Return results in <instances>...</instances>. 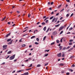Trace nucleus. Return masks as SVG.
Listing matches in <instances>:
<instances>
[{"mask_svg": "<svg viewBox=\"0 0 75 75\" xmlns=\"http://www.w3.org/2000/svg\"><path fill=\"white\" fill-rule=\"evenodd\" d=\"M15 54H14L12 56H11L9 58L10 60H12V59H14V58H15Z\"/></svg>", "mask_w": 75, "mask_h": 75, "instance_id": "nucleus-1", "label": "nucleus"}, {"mask_svg": "<svg viewBox=\"0 0 75 75\" xmlns=\"http://www.w3.org/2000/svg\"><path fill=\"white\" fill-rule=\"evenodd\" d=\"M61 55H62V54L61 53H60L57 54V56L58 57H61Z\"/></svg>", "mask_w": 75, "mask_h": 75, "instance_id": "nucleus-2", "label": "nucleus"}, {"mask_svg": "<svg viewBox=\"0 0 75 75\" xmlns=\"http://www.w3.org/2000/svg\"><path fill=\"white\" fill-rule=\"evenodd\" d=\"M64 28V26H62L61 27H60L59 29V31H61V30H62V29H63Z\"/></svg>", "mask_w": 75, "mask_h": 75, "instance_id": "nucleus-3", "label": "nucleus"}, {"mask_svg": "<svg viewBox=\"0 0 75 75\" xmlns=\"http://www.w3.org/2000/svg\"><path fill=\"white\" fill-rule=\"evenodd\" d=\"M11 34V32L9 33V34H7L6 36V38H7V37H8V36H10V35Z\"/></svg>", "mask_w": 75, "mask_h": 75, "instance_id": "nucleus-4", "label": "nucleus"}, {"mask_svg": "<svg viewBox=\"0 0 75 75\" xmlns=\"http://www.w3.org/2000/svg\"><path fill=\"white\" fill-rule=\"evenodd\" d=\"M55 19H56V18H54L53 19L52 21V22L53 23V22H54V21L55 20Z\"/></svg>", "mask_w": 75, "mask_h": 75, "instance_id": "nucleus-5", "label": "nucleus"}, {"mask_svg": "<svg viewBox=\"0 0 75 75\" xmlns=\"http://www.w3.org/2000/svg\"><path fill=\"white\" fill-rule=\"evenodd\" d=\"M24 75H28V72H27L26 73H24Z\"/></svg>", "mask_w": 75, "mask_h": 75, "instance_id": "nucleus-6", "label": "nucleus"}, {"mask_svg": "<svg viewBox=\"0 0 75 75\" xmlns=\"http://www.w3.org/2000/svg\"><path fill=\"white\" fill-rule=\"evenodd\" d=\"M7 47V46L6 45H4V46H3V48H6V47Z\"/></svg>", "mask_w": 75, "mask_h": 75, "instance_id": "nucleus-7", "label": "nucleus"}, {"mask_svg": "<svg viewBox=\"0 0 75 75\" xmlns=\"http://www.w3.org/2000/svg\"><path fill=\"white\" fill-rule=\"evenodd\" d=\"M6 16L4 18H2V20H1V21H4V20H5V19H6Z\"/></svg>", "mask_w": 75, "mask_h": 75, "instance_id": "nucleus-8", "label": "nucleus"}, {"mask_svg": "<svg viewBox=\"0 0 75 75\" xmlns=\"http://www.w3.org/2000/svg\"><path fill=\"white\" fill-rule=\"evenodd\" d=\"M12 41H13V40H11L10 42H9L8 43V44L9 45H10V44H11V43H12Z\"/></svg>", "mask_w": 75, "mask_h": 75, "instance_id": "nucleus-9", "label": "nucleus"}, {"mask_svg": "<svg viewBox=\"0 0 75 75\" xmlns=\"http://www.w3.org/2000/svg\"><path fill=\"white\" fill-rule=\"evenodd\" d=\"M62 6V4H60V5L58 7H57V8H59L61 7Z\"/></svg>", "mask_w": 75, "mask_h": 75, "instance_id": "nucleus-10", "label": "nucleus"}, {"mask_svg": "<svg viewBox=\"0 0 75 75\" xmlns=\"http://www.w3.org/2000/svg\"><path fill=\"white\" fill-rule=\"evenodd\" d=\"M11 40V39H9L7 40V42H9V41H10Z\"/></svg>", "mask_w": 75, "mask_h": 75, "instance_id": "nucleus-11", "label": "nucleus"}, {"mask_svg": "<svg viewBox=\"0 0 75 75\" xmlns=\"http://www.w3.org/2000/svg\"><path fill=\"white\" fill-rule=\"evenodd\" d=\"M72 49H73V48H72L70 49L69 50H68V51L69 52V51H72Z\"/></svg>", "mask_w": 75, "mask_h": 75, "instance_id": "nucleus-12", "label": "nucleus"}, {"mask_svg": "<svg viewBox=\"0 0 75 75\" xmlns=\"http://www.w3.org/2000/svg\"><path fill=\"white\" fill-rule=\"evenodd\" d=\"M35 38V36H33L31 38V39H33V38Z\"/></svg>", "mask_w": 75, "mask_h": 75, "instance_id": "nucleus-13", "label": "nucleus"}, {"mask_svg": "<svg viewBox=\"0 0 75 75\" xmlns=\"http://www.w3.org/2000/svg\"><path fill=\"white\" fill-rule=\"evenodd\" d=\"M56 42L58 44H59V40H56Z\"/></svg>", "mask_w": 75, "mask_h": 75, "instance_id": "nucleus-14", "label": "nucleus"}, {"mask_svg": "<svg viewBox=\"0 0 75 75\" xmlns=\"http://www.w3.org/2000/svg\"><path fill=\"white\" fill-rule=\"evenodd\" d=\"M69 71H71V72H72L73 71V70L70 69H69Z\"/></svg>", "mask_w": 75, "mask_h": 75, "instance_id": "nucleus-15", "label": "nucleus"}, {"mask_svg": "<svg viewBox=\"0 0 75 75\" xmlns=\"http://www.w3.org/2000/svg\"><path fill=\"white\" fill-rule=\"evenodd\" d=\"M41 65L40 64H38L37 65V67H41Z\"/></svg>", "mask_w": 75, "mask_h": 75, "instance_id": "nucleus-16", "label": "nucleus"}, {"mask_svg": "<svg viewBox=\"0 0 75 75\" xmlns=\"http://www.w3.org/2000/svg\"><path fill=\"white\" fill-rule=\"evenodd\" d=\"M42 25H45L46 24H45V23L44 22H42Z\"/></svg>", "mask_w": 75, "mask_h": 75, "instance_id": "nucleus-17", "label": "nucleus"}, {"mask_svg": "<svg viewBox=\"0 0 75 75\" xmlns=\"http://www.w3.org/2000/svg\"><path fill=\"white\" fill-rule=\"evenodd\" d=\"M25 44H23V45H22V47H25Z\"/></svg>", "mask_w": 75, "mask_h": 75, "instance_id": "nucleus-18", "label": "nucleus"}, {"mask_svg": "<svg viewBox=\"0 0 75 75\" xmlns=\"http://www.w3.org/2000/svg\"><path fill=\"white\" fill-rule=\"evenodd\" d=\"M48 18H49V17H47L45 19L44 21H45V20H47V19H48Z\"/></svg>", "mask_w": 75, "mask_h": 75, "instance_id": "nucleus-19", "label": "nucleus"}, {"mask_svg": "<svg viewBox=\"0 0 75 75\" xmlns=\"http://www.w3.org/2000/svg\"><path fill=\"white\" fill-rule=\"evenodd\" d=\"M43 30L45 31V30H46V26L44 27V28H43Z\"/></svg>", "mask_w": 75, "mask_h": 75, "instance_id": "nucleus-20", "label": "nucleus"}, {"mask_svg": "<svg viewBox=\"0 0 75 75\" xmlns=\"http://www.w3.org/2000/svg\"><path fill=\"white\" fill-rule=\"evenodd\" d=\"M50 28H48V29H47V30L46 31V33H48V31H49V30H50Z\"/></svg>", "mask_w": 75, "mask_h": 75, "instance_id": "nucleus-21", "label": "nucleus"}, {"mask_svg": "<svg viewBox=\"0 0 75 75\" xmlns=\"http://www.w3.org/2000/svg\"><path fill=\"white\" fill-rule=\"evenodd\" d=\"M54 18V16H52L50 18V20H52Z\"/></svg>", "mask_w": 75, "mask_h": 75, "instance_id": "nucleus-22", "label": "nucleus"}, {"mask_svg": "<svg viewBox=\"0 0 75 75\" xmlns=\"http://www.w3.org/2000/svg\"><path fill=\"white\" fill-rule=\"evenodd\" d=\"M11 51H10L8 52L7 54H10V53H11Z\"/></svg>", "mask_w": 75, "mask_h": 75, "instance_id": "nucleus-23", "label": "nucleus"}, {"mask_svg": "<svg viewBox=\"0 0 75 75\" xmlns=\"http://www.w3.org/2000/svg\"><path fill=\"white\" fill-rule=\"evenodd\" d=\"M45 38H46V36H45L43 38V41L45 40Z\"/></svg>", "mask_w": 75, "mask_h": 75, "instance_id": "nucleus-24", "label": "nucleus"}, {"mask_svg": "<svg viewBox=\"0 0 75 75\" xmlns=\"http://www.w3.org/2000/svg\"><path fill=\"white\" fill-rule=\"evenodd\" d=\"M60 25V24H58L57 25H55V27H58L59 25Z\"/></svg>", "mask_w": 75, "mask_h": 75, "instance_id": "nucleus-25", "label": "nucleus"}, {"mask_svg": "<svg viewBox=\"0 0 75 75\" xmlns=\"http://www.w3.org/2000/svg\"><path fill=\"white\" fill-rule=\"evenodd\" d=\"M53 35H56V32H54Z\"/></svg>", "mask_w": 75, "mask_h": 75, "instance_id": "nucleus-26", "label": "nucleus"}, {"mask_svg": "<svg viewBox=\"0 0 75 75\" xmlns=\"http://www.w3.org/2000/svg\"><path fill=\"white\" fill-rule=\"evenodd\" d=\"M69 45H72V42H70L69 43Z\"/></svg>", "mask_w": 75, "mask_h": 75, "instance_id": "nucleus-27", "label": "nucleus"}, {"mask_svg": "<svg viewBox=\"0 0 75 75\" xmlns=\"http://www.w3.org/2000/svg\"><path fill=\"white\" fill-rule=\"evenodd\" d=\"M49 21L48 20H47L46 21L45 23H48V21Z\"/></svg>", "mask_w": 75, "mask_h": 75, "instance_id": "nucleus-28", "label": "nucleus"}, {"mask_svg": "<svg viewBox=\"0 0 75 75\" xmlns=\"http://www.w3.org/2000/svg\"><path fill=\"white\" fill-rule=\"evenodd\" d=\"M30 69H31V68L28 69H26V71H28V70H30Z\"/></svg>", "mask_w": 75, "mask_h": 75, "instance_id": "nucleus-29", "label": "nucleus"}, {"mask_svg": "<svg viewBox=\"0 0 75 75\" xmlns=\"http://www.w3.org/2000/svg\"><path fill=\"white\" fill-rule=\"evenodd\" d=\"M22 71H24L23 70H19V72H22Z\"/></svg>", "mask_w": 75, "mask_h": 75, "instance_id": "nucleus-30", "label": "nucleus"}, {"mask_svg": "<svg viewBox=\"0 0 75 75\" xmlns=\"http://www.w3.org/2000/svg\"><path fill=\"white\" fill-rule=\"evenodd\" d=\"M65 49H66V47H64L63 48V50H65Z\"/></svg>", "mask_w": 75, "mask_h": 75, "instance_id": "nucleus-31", "label": "nucleus"}, {"mask_svg": "<svg viewBox=\"0 0 75 75\" xmlns=\"http://www.w3.org/2000/svg\"><path fill=\"white\" fill-rule=\"evenodd\" d=\"M73 29V28L72 27H71L70 28H69V31H70V30H71Z\"/></svg>", "mask_w": 75, "mask_h": 75, "instance_id": "nucleus-32", "label": "nucleus"}, {"mask_svg": "<svg viewBox=\"0 0 75 75\" xmlns=\"http://www.w3.org/2000/svg\"><path fill=\"white\" fill-rule=\"evenodd\" d=\"M59 48H60V49H62V46H60L59 47Z\"/></svg>", "mask_w": 75, "mask_h": 75, "instance_id": "nucleus-33", "label": "nucleus"}, {"mask_svg": "<svg viewBox=\"0 0 75 75\" xmlns=\"http://www.w3.org/2000/svg\"><path fill=\"white\" fill-rule=\"evenodd\" d=\"M35 44L36 45H38V44H39V43L37 42H35Z\"/></svg>", "mask_w": 75, "mask_h": 75, "instance_id": "nucleus-34", "label": "nucleus"}, {"mask_svg": "<svg viewBox=\"0 0 75 75\" xmlns=\"http://www.w3.org/2000/svg\"><path fill=\"white\" fill-rule=\"evenodd\" d=\"M62 57H65V54H62Z\"/></svg>", "mask_w": 75, "mask_h": 75, "instance_id": "nucleus-35", "label": "nucleus"}, {"mask_svg": "<svg viewBox=\"0 0 75 75\" xmlns=\"http://www.w3.org/2000/svg\"><path fill=\"white\" fill-rule=\"evenodd\" d=\"M62 33H63V31H61V32H60V33L59 34L60 35L62 34Z\"/></svg>", "mask_w": 75, "mask_h": 75, "instance_id": "nucleus-36", "label": "nucleus"}, {"mask_svg": "<svg viewBox=\"0 0 75 75\" xmlns=\"http://www.w3.org/2000/svg\"><path fill=\"white\" fill-rule=\"evenodd\" d=\"M64 10V8L62 9L61 11H60V12H62V11H63Z\"/></svg>", "mask_w": 75, "mask_h": 75, "instance_id": "nucleus-37", "label": "nucleus"}, {"mask_svg": "<svg viewBox=\"0 0 75 75\" xmlns=\"http://www.w3.org/2000/svg\"><path fill=\"white\" fill-rule=\"evenodd\" d=\"M55 44V42H53L51 44V45H53V44Z\"/></svg>", "mask_w": 75, "mask_h": 75, "instance_id": "nucleus-38", "label": "nucleus"}, {"mask_svg": "<svg viewBox=\"0 0 75 75\" xmlns=\"http://www.w3.org/2000/svg\"><path fill=\"white\" fill-rule=\"evenodd\" d=\"M74 57L73 56H71L70 57V59H71V58H74Z\"/></svg>", "mask_w": 75, "mask_h": 75, "instance_id": "nucleus-39", "label": "nucleus"}, {"mask_svg": "<svg viewBox=\"0 0 75 75\" xmlns=\"http://www.w3.org/2000/svg\"><path fill=\"white\" fill-rule=\"evenodd\" d=\"M69 14H67L66 15V16L67 17H69Z\"/></svg>", "mask_w": 75, "mask_h": 75, "instance_id": "nucleus-40", "label": "nucleus"}, {"mask_svg": "<svg viewBox=\"0 0 75 75\" xmlns=\"http://www.w3.org/2000/svg\"><path fill=\"white\" fill-rule=\"evenodd\" d=\"M48 55V54H46L45 55V57H47Z\"/></svg>", "mask_w": 75, "mask_h": 75, "instance_id": "nucleus-41", "label": "nucleus"}, {"mask_svg": "<svg viewBox=\"0 0 75 75\" xmlns=\"http://www.w3.org/2000/svg\"><path fill=\"white\" fill-rule=\"evenodd\" d=\"M58 19V18H57L55 21V23H56L57 22V20Z\"/></svg>", "mask_w": 75, "mask_h": 75, "instance_id": "nucleus-42", "label": "nucleus"}, {"mask_svg": "<svg viewBox=\"0 0 75 75\" xmlns=\"http://www.w3.org/2000/svg\"><path fill=\"white\" fill-rule=\"evenodd\" d=\"M62 39H63V38H62L60 40V42H62Z\"/></svg>", "mask_w": 75, "mask_h": 75, "instance_id": "nucleus-43", "label": "nucleus"}, {"mask_svg": "<svg viewBox=\"0 0 75 75\" xmlns=\"http://www.w3.org/2000/svg\"><path fill=\"white\" fill-rule=\"evenodd\" d=\"M71 67H75V64H73L71 66Z\"/></svg>", "mask_w": 75, "mask_h": 75, "instance_id": "nucleus-44", "label": "nucleus"}, {"mask_svg": "<svg viewBox=\"0 0 75 75\" xmlns=\"http://www.w3.org/2000/svg\"><path fill=\"white\" fill-rule=\"evenodd\" d=\"M27 30H28V29H26L25 30L23 31V32L24 33V32H25V31H27Z\"/></svg>", "mask_w": 75, "mask_h": 75, "instance_id": "nucleus-45", "label": "nucleus"}, {"mask_svg": "<svg viewBox=\"0 0 75 75\" xmlns=\"http://www.w3.org/2000/svg\"><path fill=\"white\" fill-rule=\"evenodd\" d=\"M36 40L37 41H39V38H36Z\"/></svg>", "mask_w": 75, "mask_h": 75, "instance_id": "nucleus-46", "label": "nucleus"}, {"mask_svg": "<svg viewBox=\"0 0 75 75\" xmlns=\"http://www.w3.org/2000/svg\"><path fill=\"white\" fill-rule=\"evenodd\" d=\"M70 74L69 72H67L66 73V75H69Z\"/></svg>", "mask_w": 75, "mask_h": 75, "instance_id": "nucleus-47", "label": "nucleus"}, {"mask_svg": "<svg viewBox=\"0 0 75 75\" xmlns=\"http://www.w3.org/2000/svg\"><path fill=\"white\" fill-rule=\"evenodd\" d=\"M74 41V40H69V42H72V41Z\"/></svg>", "mask_w": 75, "mask_h": 75, "instance_id": "nucleus-48", "label": "nucleus"}, {"mask_svg": "<svg viewBox=\"0 0 75 75\" xmlns=\"http://www.w3.org/2000/svg\"><path fill=\"white\" fill-rule=\"evenodd\" d=\"M30 16H31V15L30 14H29L28 16V17H30Z\"/></svg>", "mask_w": 75, "mask_h": 75, "instance_id": "nucleus-49", "label": "nucleus"}, {"mask_svg": "<svg viewBox=\"0 0 75 75\" xmlns=\"http://www.w3.org/2000/svg\"><path fill=\"white\" fill-rule=\"evenodd\" d=\"M22 40H23V39L22 38L19 40V42H22Z\"/></svg>", "mask_w": 75, "mask_h": 75, "instance_id": "nucleus-50", "label": "nucleus"}, {"mask_svg": "<svg viewBox=\"0 0 75 75\" xmlns=\"http://www.w3.org/2000/svg\"><path fill=\"white\" fill-rule=\"evenodd\" d=\"M28 35V34H26L24 35H23V37H24V36H25V35Z\"/></svg>", "mask_w": 75, "mask_h": 75, "instance_id": "nucleus-51", "label": "nucleus"}, {"mask_svg": "<svg viewBox=\"0 0 75 75\" xmlns=\"http://www.w3.org/2000/svg\"><path fill=\"white\" fill-rule=\"evenodd\" d=\"M10 57V55L8 56L6 58V59H7V58H9Z\"/></svg>", "mask_w": 75, "mask_h": 75, "instance_id": "nucleus-52", "label": "nucleus"}, {"mask_svg": "<svg viewBox=\"0 0 75 75\" xmlns=\"http://www.w3.org/2000/svg\"><path fill=\"white\" fill-rule=\"evenodd\" d=\"M33 65V64H31L30 65L29 67H31Z\"/></svg>", "mask_w": 75, "mask_h": 75, "instance_id": "nucleus-53", "label": "nucleus"}, {"mask_svg": "<svg viewBox=\"0 0 75 75\" xmlns=\"http://www.w3.org/2000/svg\"><path fill=\"white\" fill-rule=\"evenodd\" d=\"M60 66H63L64 64L62 63H61L60 64Z\"/></svg>", "mask_w": 75, "mask_h": 75, "instance_id": "nucleus-54", "label": "nucleus"}, {"mask_svg": "<svg viewBox=\"0 0 75 75\" xmlns=\"http://www.w3.org/2000/svg\"><path fill=\"white\" fill-rule=\"evenodd\" d=\"M50 4H51V5H52V4H54V2H52Z\"/></svg>", "mask_w": 75, "mask_h": 75, "instance_id": "nucleus-55", "label": "nucleus"}, {"mask_svg": "<svg viewBox=\"0 0 75 75\" xmlns=\"http://www.w3.org/2000/svg\"><path fill=\"white\" fill-rule=\"evenodd\" d=\"M6 64V63L4 62L2 63V64H1V65H4V64Z\"/></svg>", "mask_w": 75, "mask_h": 75, "instance_id": "nucleus-56", "label": "nucleus"}, {"mask_svg": "<svg viewBox=\"0 0 75 75\" xmlns=\"http://www.w3.org/2000/svg\"><path fill=\"white\" fill-rule=\"evenodd\" d=\"M66 1L67 2H69V0H66Z\"/></svg>", "mask_w": 75, "mask_h": 75, "instance_id": "nucleus-57", "label": "nucleus"}, {"mask_svg": "<svg viewBox=\"0 0 75 75\" xmlns=\"http://www.w3.org/2000/svg\"><path fill=\"white\" fill-rule=\"evenodd\" d=\"M48 63L45 64V66H47V65H48Z\"/></svg>", "mask_w": 75, "mask_h": 75, "instance_id": "nucleus-58", "label": "nucleus"}, {"mask_svg": "<svg viewBox=\"0 0 75 75\" xmlns=\"http://www.w3.org/2000/svg\"><path fill=\"white\" fill-rule=\"evenodd\" d=\"M49 10H52V8L50 7L49 8Z\"/></svg>", "mask_w": 75, "mask_h": 75, "instance_id": "nucleus-59", "label": "nucleus"}, {"mask_svg": "<svg viewBox=\"0 0 75 75\" xmlns=\"http://www.w3.org/2000/svg\"><path fill=\"white\" fill-rule=\"evenodd\" d=\"M40 23V22H38L37 23V24H39Z\"/></svg>", "mask_w": 75, "mask_h": 75, "instance_id": "nucleus-60", "label": "nucleus"}, {"mask_svg": "<svg viewBox=\"0 0 75 75\" xmlns=\"http://www.w3.org/2000/svg\"><path fill=\"white\" fill-rule=\"evenodd\" d=\"M70 48V47L69 46V47H68L66 48V49H69Z\"/></svg>", "mask_w": 75, "mask_h": 75, "instance_id": "nucleus-61", "label": "nucleus"}, {"mask_svg": "<svg viewBox=\"0 0 75 75\" xmlns=\"http://www.w3.org/2000/svg\"><path fill=\"white\" fill-rule=\"evenodd\" d=\"M59 13H57V14H56V16H58V15H59Z\"/></svg>", "mask_w": 75, "mask_h": 75, "instance_id": "nucleus-62", "label": "nucleus"}, {"mask_svg": "<svg viewBox=\"0 0 75 75\" xmlns=\"http://www.w3.org/2000/svg\"><path fill=\"white\" fill-rule=\"evenodd\" d=\"M59 23V21H57V24H58V23Z\"/></svg>", "mask_w": 75, "mask_h": 75, "instance_id": "nucleus-63", "label": "nucleus"}, {"mask_svg": "<svg viewBox=\"0 0 75 75\" xmlns=\"http://www.w3.org/2000/svg\"><path fill=\"white\" fill-rule=\"evenodd\" d=\"M8 24L10 25V22H8Z\"/></svg>", "mask_w": 75, "mask_h": 75, "instance_id": "nucleus-64", "label": "nucleus"}]
</instances>
